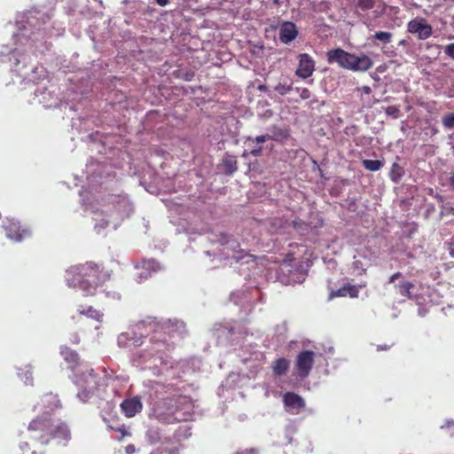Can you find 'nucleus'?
Here are the masks:
<instances>
[{
  "label": "nucleus",
  "instance_id": "a19ab883",
  "mask_svg": "<svg viewBox=\"0 0 454 454\" xmlns=\"http://www.w3.org/2000/svg\"><path fill=\"white\" fill-rule=\"evenodd\" d=\"M370 265L369 260L366 262L362 261L357 255H354L353 269L358 270L359 274L364 273L366 268Z\"/></svg>",
  "mask_w": 454,
  "mask_h": 454
},
{
  "label": "nucleus",
  "instance_id": "37998d69",
  "mask_svg": "<svg viewBox=\"0 0 454 454\" xmlns=\"http://www.w3.org/2000/svg\"><path fill=\"white\" fill-rule=\"evenodd\" d=\"M392 37H393V35L390 32H387V31H378L373 35L374 39L380 41L384 43H390Z\"/></svg>",
  "mask_w": 454,
  "mask_h": 454
},
{
  "label": "nucleus",
  "instance_id": "dca6fc26",
  "mask_svg": "<svg viewBox=\"0 0 454 454\" xmlns=\"http://www.w3.org/2000/svg\"><path fill=\"white\" fill-rule=\"evenodd\" d=\"M211 333L217 345L227 346L236 340V326L232 323L215 324Z\"/></svg>",
  "mask_w": 454,
  "mask_h": 454
},
{
  "label": "nucleus",
  "instance_id": "4468645a",
  "mask_svg": "<svg viewBox=\"0 0 454 454\" xmlns=\"http://www.w3.org/2000/svg\"><path fill=\"white\" fill-rule=\"evenodd\" d=\"M270 140H273V137L270 134L260 135L254 137H247L244 142L245 150L242 157L247 158L249 155L254 158L260 157L266 147L265 144Z\"/></svg>",
  "mask_w": 454,
  "mask_h": 454
},
{
  "label": "nucleus",
  "instance_id": "ea45409f",
  "mask_svg": "<svg viewBox=\"0 0 454 454\" xmlns=\"http://www.w3.org/2000/svg\"><path fill=\"white\" fill-rule=\"evenodd\" d=\"M81 314L85 315L86 317L95 319L98 322H100L103 317V313L99 310L93 309L92 307H89L86 310H79Z\"/></svg>",
  "mask_w": 454,
  "mask_h": 454
},
{
  "label": "nucleus",
  "instance_id": "49530a36",
  "mask_svg": "<svg viewBox=\"0 0 454 454\" xmlns=\"http://www.w3.org/2000/svg\"><path fill=\"white\" fill-rule=\"evenodd\" d=\"M274 90L279 95L285 96L293 90V86L292 84L287 83H278V85L275 86Z\"/></svg>",
  "mask_w": 454,
  "mask_h": 454
},
{
  "label": "nucleus",
  "instance_id": "423d86ee",
  "mask_svg": "<svg viewBox=\"0 0 454 454\" xmlns=\"http://www.w3.org/2000/svg\"><path fill=\"white\" fill-rule=\"evenodd\" d=\"M65 278L69 287L78 288L87 296L93 295L98 286L109 279L110 274L101 270L99 265L88 262L70 267L66 271Z\"/></svg>",
  "mask_w": 454,
  "mask_h": 454
},
{
  "label": "nucleus",
  "instance_id": "5fc2aeb1",
  "mask_svg": "<svg viewBox=\"0 0 454 454\" xmlns=\"http://www.w3.org/2000/svg\"><path fill=\"white\" fill-rule=\"evenodd\" d=\"M447 184L449 186V190L454 192V169L449 174Z\"/></svg>",
  "mask_w": 454,
  "mask_h": 454
},
{
  "label": "nucleus",
  "instance_id": "c85d7f7f",
  "mask_svg": "<svg viewBox=\"0 0 454 454\" xmlns=\"http://www.w3.org/2000/svg\"><path fill=\"white\" fill-rule=\"evenodd\" d=\"M145 438L151 444L161 443L170 444L172 443V437L168 435H163L162 431L158 427H149L145 432Z\"/></svg>",
  "mask_w": 454,
  "mask_h": 454
},
{
  "label": "nucleus",
  "instance_id": "393cba45",
  "mask_svg": "<svg viewBox=\"0 0 454 454\" xmlns=\"http://www.w3.org/2000/svg\"><path fill=\"white\" fill-rule=\"evenodd\" d=\"M298 34V28L293 21H283L279 26L278 37L284 44H290Z\"/></svg>",
  "mask_w": 454,
  "mask_h": 454
},
{
  "label": "nucleus",
  "instance_id": "c756f323",
  "mask_svg": "<svg viewBox=\"0 0 454 454\" xmlns=\"http://www.w3.org/2000/svg\"><path fill=\"white\" fill-rule=\"evenodd\" d=\"M359 289L356 286L350 284H345L337 290H333L329 294V299L335 297H346L356 298L358 296Z\"/></svg>",
  "mask_w": 454,
  "mask_h": 454
},
{
  "label": "nucleus",
  "instance_id": "79ce46f5",
  "mask_svg": "<svg viewBox=\"0 0 454 454\" xmlns=\"http://www.w3.org/2000/svg\"><path fill=\"white\" fill-rule=\"evenodd\" d=\"M375 4V0H357L356 6L363 12H366L373 9Z\"/></svg>",
  "mask_w": 454,
  "mask_h": 454
},
{
  "label": "nucleus",
  "instance_id": "e2e57ef3",
  "mask_svg": "<svg viewBox=\"0 0 454 454\" xmlns=\"http://www.w3.org/2000/svg\"><path fill=\"white\" fill-rule=\"evenodd\" d=\"M402 277L401 272H395L392 276L389 277L387 283L392 284L395 283V281Z\"/></svg>",
  "mask_w": 454,
  "mask_h": 454
},
{
  "label": "nucleus",
  "instance_id": "bb28decb",
  "mask_svg": "<svg viewBox=\"0 0 454 454\" xmlns=\"http://www.w3.org/2000/svg\"><path fill=\"white\" fill-rule=\"evenodd\" d=\"M103 3L101 0H86V3L82 4L79 9V13L84 19H91L102 12Z\"/></svg>",
  "mask_w": 454,
  "mask_h": 454
},
{
  "label": "nucleus",
  "instance_id": "39448f33",
  "mask_svg": "<svg viewBox=\"0 0 454 454\" xmlns=\"http://www.w3.org/2000/svg\"><path fill=\"white\" fill-rule=\"evenodd\" d=\"M145 386L148 388V395L151 400L150 418L164 425L176 423L172 395L176 396L175 392L180 391L184 387L183 382L148 380L145 382Z\"/></svg>",
  "mask_w": 454,
  "mask_h": 454
},
{
  "label": "nucleus",
  "instance_id": "f8f14e48",
  "mask_svg": "<svg viewBox=\"0 0 454 454\" xmlns=\"http://www.w3.org/2000/svg\"><path fill=\"white\" fill-rule=\"evenodd\" d=\"M182 390L176 391V396L172 395L176 423L193 420L195 404L192 399L182 394Z\"/></svg>",
  "mask_w": 454,
  "mask_h": 454
},
{
  "label": "nucleus",
  "instance_id": "69168bd1",
  "mask_svg": "<svg viewBox=\"0 0 454 454\" xmlns=\"http://www.w3.org/2000/svg\"><path fill=\"white\" fill-rule=\"evenodd\" d=\"M170 0H154L155 4L160 7H165L169 4Z\"/></svg>",
  "mask_w": 454,
  "mask_h": 454
},
{
  "label": "nucleus",
  "instance_id": "338daca9",
  "mask_svg": "<svg viewBox=\"0 0 454 454\" xmlns=\"http://www.w3.org/2000/svg\"><path fill=\"white\" fill-rule=\"evenodd\" d=\"M70 340H71L72 343L77 344L80 341V337H79V335L77 333H73L71 335Z\"/></svg>",
  "mask_w": 454,
  "mask_h": 454
},
{
  "label": "nucleus",
  "instance_id": "9b49d317",
  "mask_svg": "<svg viewBox=\"0 0 454 454\" xmlns=\"http://www.w3.org/2000/svg\"><path fill=\"white\" fill-rule=\"evenodd\" d=\"M262 294L257 286L236 291L230 295L231 301L239 306L246 315L251 313L255 302H262Z\"/></svg>",
  "mask_w": 454,
  "mask_h": 454
},
{
  "label": "nucleus",
  "instance_id": "ddd939ff",
  "mask_svg": "<svg viewBox=\"0 0 454 454\" xmlns=\"http://www.w3.org/2000/svg\"><path fill=\"white\" fill-rule=\"evenodd\" d=\"M33 103L42 105L44 108L57 107L61 103L59 89L51 84L46 86H38L34 91Z\"/></svg>",
  "mask_w": 454,
  "mask_h": 454
},
{
  "label": "nucleus",
  "instance_id": "412c9836",
  "mask_svg": "<svg viewBox=\"0 0 454 454\" xmlns=\"http://www.w3.org/2000/svg\"><path fill=\"white\" fill-rule=\"evenodd\" d=\"M298 67L295 74L302 79L310 77L315 71V60L308 53H301L298 55Z\"/></svg>",
  "mask_w": 454,
  "mask_h": 454
},
{
  "label": "nucleus",
  "instance_id": "2eb2a0df",
  "mask_svg": "<svg viewBox=\"0 0 454 454\" xmlns=\"http://www.w3.org/2000/svg\"><path fill=\"white\" fill-rule=\"evenodd\" d=\"M3 228L7 239L14 242H21L23 239L30 237L31 231L26 226H21L20 222L14 218H6L3 222Z\"/></svg>",
  "mask_w": 454,
  "mask_h": 454
},
{
  "label": "nucleus",
  "instance_id": "c9c22d12",
  "mask_svg": "<svg viewBox=\"0 0 454 454\" xmlns=\"http://www.w3.org/2000/svg\"><path fill=\"white\" fill-rule=\"evenodd\" d=\"M285 228V223L281 218L274 217L268 221V231L271 234L281 233Z\"/></svg>",
  "mask_w": 454,
  "mask_h": 454
},
{
  "label": "nucleus",
  "instance_id": "774afa93",
  "mask_svg": "<svg viewBox=\"0 0 454 454\" xmlns=\"http://www.w3.org/2000/svg\"><path fill=\"white\" fill-rule=\"evenodd\" d=\"M427 309L422 307L419 308V309H418V314L420 317H425L427 315Z\"/></svg>",
  "mask_w": 454,
  "mask_h": 454
},
{
  "label": "nucleus",
  "instance_id": "2f4dec72",
  "mask_svg": "<svg viewBox=\"0 0 454 454\" xmlns=\"http://www.w3.org/2000/svg\"><path fill=\"white\" fill-rule=\"evenodd\" d=\"M222 161L225 175L232 176L238 170V162L234 155L226 153Z\"/></svg>",
  "mask_w": 454,
  "mask_h": 454
},
{
  "label": "nucleus",
  "instance_id": "4be33fe9",
  "mask_svg": "<svg viewBox=\"0 0 454 454\" xmlns=\"http://www.w3.org/2000/svg\"><path fill=\"white\" fill-rule=\"evenodd\" d=\"M350 54V52H348L341 48H335L329 50L326 52L325 57L328 64H337L340 67L348 70Z\"/></svg>",
  "mask_w": 454,
  "mask_h": 454
},
{
  "label": "nucleus",
  "instance_id": "7ed1b4c3",
  "mask_svg": "<svg viewBox=\"0 0 454 454\" xmlns=\"http://www.w3.org/2000/svg\"><path fill=\"white\" fill-rule=\"evenodd\" d=\"M158 329L150 333L145 346L133 352L130 362L133 366L140 371H148L154 376H165L170 380L181 379L190 370L195 372L200 369L201 360L197 357L174 362L168 355L172 349V343L165 338L160 339Z\"/></svg>",
  "mask_w": 454,
  "mask_h": 454
},
{
  "label": "nucleus",
  "instance_id": "6e6d98bb",
  "mask_svg": "<svg viewBox=\"0 0 454 454\" xmlns=\"http://www.w3.org/2000/svg\"><path fill=\"white\" fill-rule=\"evenodd\" d=\"M429 194L435 198L442 205L445 202V197L438 192H434L433 189L429 190Z\"/></svg>",
  "mask_w": 454,
  "mask_h": 454
},
{
  "label": "nucleus",
  "instance_id": "a211bd4d",
  "mask_svg": "<svg viewBox=\"0 0 454 454\" xmlns=\"http://www.w3.org/2000/svg\"><path fill=\"white\" fill-rule=\"evenodd\" d=\"M407 31L416 35L419 40H427L433 34V27L425 18L416 17L407 24Z\"/></svg>",
  "mask_w": 454,
  "mask_h": 454
},
{
  "label": "nucleus",
  "instance_id": "5701e85b",
  "mask_svg": "<svg viewBox=\"0 0 454 454\" xmlns=\"http://www.w3.org/2000/svg\"><path fill=\"white\" fill-rule=\"evenodd\" d=\"M287 267V265L284 264L278 265L275 268H270L269 272L270 278L286 286L294 285L295 283L298 282V280L294 278V276L293 274H290L288 276L286 275V271L291 273V270H288Z\"/></svg>",
  "mask_w": 454,
  "mask_h": 454
},
{
  "label": "nucleus",
  "instance_id": "4c0bfd02",
  "mask_svg": "<svg viewBox=\"0 0 454 454\" xmlns=\"http://www.w3.org/2000/svg\"><path fill=\"white\" fill-rule=\"evenodd\" d=\"M362 165L365 169L375 172L384 166V161L380 160H364Z\"/></svg>",
  "mask_w": 454,
  "mask_h": 454
},
{
  "label": "nucleus",
  "instance_id": "de8ad7c7",
  "mask_svg": "<svg viewBox=\"0 0 454 454\" xmlns=\"http://www.w3.org/2000/svg\"><path fill=\"white\" fill-rule=\"evenodd\" d=\"M442 430H446L450 437H454V419H448L445 423L440 427Z\"/></svg>",
  "mask_w": 454,
  "mask_h": 454
},
{
  "label": "nucleus",
  "instance_id": "864d4df0",
  "mask_svg": "<svg viewBox=\"0 0 454 454\" xmlns=\"http://www.w3.org/2000/svg\"><path fill=\"white\" fill-rule=\"evenodd\" d=\"M444 53L454 60V43L447 44L444 47Z\"/></svg>",
  "mask_w": 454,
  "mask_h": 454
},
{
  "label": "nucleus",
  "instance_id": "72a5a7b5",
  "mask_svg": "<svg viewBox=\"0 0 454 454\" xmlns=\"http://www.w3.org/2000/svg\"><path fill=\"white\" fill-rule=\"evenodd\" d=\"M405 174V170L403 167L399 165L396 162H394L391 166L390 171H389V178L390 180L395 184H400L402 178L403 177Z\"/></svg>",
  "mask_w": 454,
  "mask_h": 454
},
{
  "label": "nucleus",
  "instance_id": "6e6552de",
  "mask_svg": "<svg viewBox=\"0 0 454 454\" xmlns=\"http://www.w3.org/2000/svg\"><path fill=\"white\" fill-rule=\"evenodd\" d=\"M153 326L155 325H153V320L151 317L139 321L135 325L131 326L128 332L121 333L118 336V346L120 348H127L132 345L136 347L144 345V339L148 338Z\"/></svg>",
  "mask_w": 454,
  "mask_h": 454
},
{
  "label": "nucleus",
  "instance_id": "a878e982",
  "mask_svg": "<svg viewBox=\"0 0 454 454\" xmlns=\"http://www.w3.org/2000/svg\"><path fill=\"white\" fill-rule=\"evenodd\" d=\"M90 142V151L99 154H107L114 151V148L107 145L106 141H103V135L98 131L91 133L88 136Z\"/></svg>",
  "mask_w": 454,
  "mask_h": 454
},
{
  "label": "nucleus",
  "instance_id": "8fccbe9b",
  "mask_svg": "<svg viewBox=\"0 0 454 454\" xmlns=\"http://www.w3.org/2000/svg\"><path fill=\"white\" fill-rule=\"evenodd\" d=\"M385 114L396 119L399 117L400 110L395 106H389L385 109Z\"/></svg>",
  "mask_w": 454,
  "mask_h": 454
},
{
  "label": "nucleus",
  "instance_id": "680f3d73",
  "mask_svg": "<svg viewBox=\"0 0 454 454\" xmlns=\"http://www.w3.org/2000/svg\"><path fill=\"white\" fill-rule=\"evenodd\" d=\"M310 91L307 88H303L301 90L300 96L302 99H309L310 98Z\"/></svg>",
  "mask_w": 454,
  "mask_h": 454
},
{
  "label": "nucleus",
  "instance_id": "052dcab7",
  "mask_svg": "<svg viewBox=\"0 0 454 454\" xmlns=\"http://www.w3.org/2000/svg\"><path fill=\"white\" fill-rule=\"evenodd\" d=\"M233 454H259V451H258V450L252 448V449H247V450H240V451H236Z\"/></svg>",
  "mask_w": 454,
  "mask_h": 454
},
{
  "label": "nucleus",
  "instance_id": "b1692460",
  "mask_svg": "<svg viewBox=\"0 0 454 454\" xmlns=\"http://www.w3.org/2000/svg\"><path fill=\"white\" fill-rule=\"evenodd\" d=\"M373 65L371 58L365 54L356 55L351 53L348 70L354 72H365Z\"/></svg>",
  "mask_w": 454,
  "mask_h": 454
},
{
  "label": "nucleus",
  "instance_id": "3c124183",
  "mask_svg": "<svg viewBox=\"0 0 454 454\" xmlns=\"http://www.w3.org/2000/svg\"><path fill=\"white\" fill-rule=\"evenodd\" d=\"M18 374L21 378V380H24V383L26 385H32V383H33V377H32V372H30L29 369L26 370L23 372V376L21 375L20 372H19Z\"/></svg>",
  "mask_w": 454,
  "mask_h": 454
},
{
  "label": "nucleus",
  "instance_id": "aec40b11",
  "mask_svg": "<svg viewBox=\"0 0 454 454\" xmlns=\"http://www.w3.org/2000/svg\"><path fill=\"white\" fill-rule=\"evenodd\" d=\"M137 270L136 279L138 283H142L151 277L153 272H158L161 268L159 262L154 259L143 260L136 266Z\"/></svg>",
  "mask_w": 454,
  "mask_h": 454
},
{
  "label": "nucleus",
  "instance_id": "13d9d810",
  "mask_svg": "<svg viewBox=\"0 0 454 454\" xmlns=\"http://www.w3.org/2000/svg\"><path fill=\"white\" fill-rule=\"evenodd\" d=\"M112 428L114 429L115 431L121 433V437L119 438L120 440L122 439L126 435H129V433L128 432V430L126 429V427L124 426L118 427L116 428H114V427H112Z\"/></svg>",
  "mask_w": 454,
  "mask_h": 454
},
{
  "label": "nucleus",
  "instance_id": "f03ea898",
  "mask_svg": "<svg viewBox=\"0 0 454 454\" xmlns=\"http://www.w3.org/2000/svg\"><path fill=\"white\" fill-rule=\"evenodd\" d=\"M88 187L80 191L84 211L93 214L94 230L101 234L107 227L116 230L123 220L134 212V205L128 194L106 193L108 182L113 181L115 173L105 161H90L86 165Z\"/></svg>",
  "mask_w": 454,
  "mask_h": 454
},
{
  "label": "nucleus",
  "instance_id": "473e14b6",
  "mask_svg": "<svg viewBox=\"0 0 454 454\" xmlns=\"http://www.w3.org/2000/svg\"><path fill=\"white\" fill-rule=\"evenodd\" d=\"M290 366V362L285 357L278 358L273 365L272 370L275 376H282L286 373Z\"/></svg>",
  "mask_w": 454,
  "mask_h": 454
},
{
  "label": "nucleus",
  "instance_id": "20e7f679",
  "mask_svg": "<svg viewBox=\"0 0 454 454\" xmlns=\"http://www.w3.org/2000/svg\"><path fill=\"white\" fill-rule=\"evenodd\" d=\"M59 405L58 396L53 394H47L42 398L43 407L42 416L33 419L28 427L29 437L42 445L48 444L51 440L59 445L66 446L71 440V432L64 422L53 423L50 414Z\"/></svg>",
  "mask_w": 454,
  "mask_h": 454
},
{
  "label": "nucleus",
  "instance_id": "1a4fd4ad",
  "mask_svg": "<svg viewBox=\"0 0 454 454\" xmlns=\"http://www.w3.org/2000/svg\"><path fill=\"white\" fill-rule=\"evenodd\" d=\"M73 383L78 387L77 398L82 402H87L95 391H99V383L93 369L78 371L69 375Z\"/></svg>",
  "mask_w": 454,
  "mask_h": 454
},
{
  "label": "nucleus",
  "instance_id": "f704fd0d",
  "mask_svg": "<svg viewBox=\"0 0 454 454\" xmlns=\"http://www.w3.org/2000/svg\"><path fill=\"white\" fill-rule=\"evenodd\" d=\"M192 436V427L188 425H184L178 427L173 434L172 439L174 438L176 442H181L185 439H188Z\"/></svg>",
  "mask_w": 454,
  "mask_h": 454
},
{
  "label": "nucleus",
  "instance_id": "cd10ccee",
  "mask_svg": "<svg viewBox=\"0 0 454 454\" xmlns=\"http://www.w3.org/2000/svg\"><path fill=\"white\" fill-rule=\"evenodd\" d=\"M120 406L123 414L128 418L134 417L143 409V403L138 396L124 400Z\"/></svg>",
  "mask_w": 454,
  "mask_h": 454
},
{
  "label": "nucleus",
  "instance_id": "c03bdc74",
  "mask_svg": "<svg viewBox=\"0 0 454 454\" xmlns=\"http://www.w3.org/2000/svg\"><path fill=\"white\" fill-rule=\"evenodd\" d=\"M287 332V326L286 323H282L280 325H276L275 327V334L278 336V341H282L286 338V333Z\"/></svg>",
  "mask_w": 454,
  "mask_h": 454
},
{
  "label": "nucleus",
  "instance_id": "603ef678",
  "mask_svg": "<svg viewBox=\"0 0 454 454\" xmlns=\"http://www.w3.org/2000/svg\"><path fill=\"white\" fill-rule=\"evenodd\" d=\"M20 449L22 451V454H42L38 453L36 450H30L29 443L27 442H20Z\"/></svg>",
  "mask_w": 454,
  "mask_h": 454
},
{
  "label": "nucleus",
  "instance_id": "4d7b16f0",
  "mask_svg": "<svg viewBox=\"0 0 454 454\" xmlns=\"http://www.w3.org/2000/svg\"><path fill=\"white\" fill-rule=\"evenodd\" d=\"M361 20L363 21V23L367 27V28L369 30H373L374 28V26L372 24V22L369 20V16L368 15H363L361 17Z\"/></svg>",
  "mask_w": 454,
  "mask_h": 454
},
{
  "label": "nucleus",
  "instance_id": "0eeeda50",
  "mask_svg": "<svg viewBox=\"0 0 454 454\" xmlns=\"http://www.w3.org/2000/svg\"><path fill=\"white\" fill-rule=\"evenodd\" d=\"M208 239L211 243L223 247L220 256L223 259L231 260V264L236 262L243 265L254 262V256L240 248L238 239L230 233L222 231L211 233Z\"/></svg>",
  "mask_w": 454,
  "mask_h": 454
},
{
  "label": "nucleus",
  "instance_id": "6ab92c4d",
  "mask_svg": "<svg viewBox=\"0 0 454 454\" xmlns=\"http://www.w3.org/2000/svg\"><path fill=\"white\" fill-rule=\"evenodd\" d=\"M286 411L293 415L300 414L305 407L304 399L294 392H286L283 395Z\"/></svg>",
  "mask_w": 454,
  "mask_h": 454
},
{
  "label": "nucleus",
  "instance_id": "a18cd8bd",
  "mask_svg": "<svg viewBox=\"0 0 454 454\" xmlns=\"http://www.w3.org/2000/svg\"><path fill=\"white\" fill-rule=\"evenodd\" d=\"M442 125L447 129L454 128V113H449L442 117Z\"/></svg>",
  "mask_w": 454,
  "mask_h": 454
},
{
  "label": "nucleus",
  "instance_id": "f3484780",
  "mask_svg": "<svg viewBox=\"0 0 454 454\" xmlns=\"http://www.w3.org/2000/svg\"><path fill=\"white\" fill-rule=\"evenodd\" d=\"M314 362L315 352L312 350H302L297 355L294 364L301 379H305L309 375Z\"/></svg>",
  "mask_w": 454,
  "mask_h": 454
},
{
  "label": "nucleus",
  "instance_id": "e433bc0d",
  "mask_svg": "<svg viewBox=\"0 0 454 454\" xmlns=\"http://www.w3.org/2000/svg\"><path fill=\"white\" fill-rule=\"evenodd\" d=\"M174 77L186 82L193 79L195 73L190 68H178L173 72Z\"/></svg>",
  "mask_w": 454,
  "mask_h": 454
},
{
  "label": "nucleus",
  "instance_id": "58836bf2",
  "mask_svg": "<svg viewBox=\"0 0 454 454\" xmlns=\"http://www.w3.org/2000/svg\"><path fill=\"white\" fill-rule=\"evenodd\" d=\"M395 287L398 288V292L401 295L411 298V289L414 287L411 282L404 281L395 285Z\"/></svg>",
  "mask_w": 454,
  "mask_h": 454
},
{
  "label": "nucleus",
  "instance_id": "f257e3e1",
  "mask_svg": "<svg viewBox=\"0 0 454 454\" xmlns=\"http://www.w3.org/2000/svg\"><path fill=\"white\" fill-rule=\"evenodd\" d=\"M51 20L48 13L31 10L18 14L13 34L15 47L3 45L0 50V63L10 62V69L20 78V82H35L46 76V69L35 64L36 52L43 53L51 43L45 39V26Z\"/></svg>",
  "mask_w": 454,
  "mask_h": 454
},
{
  "label": "nucleus",
  "instance_id": "bf43d9fd",
  "mask_svg": "<svg viewBox=\"0 0 454 454\" xmlns=\"http://www.w3.org/2000/svg\"><path fill=\"white\" fill-rule=\"evenodd\" d=\"M358 90L362 92V97L365 95L370 98V95L372 94V89L367 85H364L361 88H358Z\"/></svg>",
  "mask_w": 454,
  "mask_h": 454
},
{
  "label": "nucleus",
  "instance_id": "09e8293b",
  "mask_svg": "<svg viewBox=\"0 0 454 454\" xmlns=\"http://www.w3.org/2000/svg\"><path fill=\"white\" fill-rule=\"evenodd\" d=\"M440 215H441V216H444V215H454V205H452V204H451V203H450V202L443 203V204L441 206V212H440Z\"/></svg>",
  "mask_w": 454,
  "mask_h": 454
},
{
  "label": "nucleus",
  "instance_id": "7c9ffc66",
  "mask_svg": "<svg viewBox=\"0 0 454 454\" xmlns=\"http://www.w3.org/2000/svg\"><path fill=\"white\" fill-rule=\"evenodd\" d=\"M60 355L62 356L64 360L68 364V368L71 369L72 371H74L80 360L77 352L66 346H62L60 348Z\"/></svg>",
  "mask_w": 454,
  "mask_h": 454
},
{
  "label": "nucleus",
  "instance_id": "0e129e2a",
  "mask_svg": "<svg viewBox=\"0 0 454 454\" xmlns=\"http://www.w3.org/2000/svg\"><path fill=\"white\" fill-rule=\"evenodd\" d=\"M126 454H134L136 452V447L133 444H129L125 448Z\"/></svg>",
  "mask_w": 454,
  "mask_h": 454
},
{
  "label": "nucleus",
  "instance_id": "9d476101",
  "mask_svg": "<svg viewBox=\"0 0 454 454\" xmlns=\"http://www.w3.org/2000/svg\"><path fill=\"white\" fill-rule=\"evenodd\" d=\"M153 320V325L151 333H154V329H158L160 333L158 336L160 339H166L168 342L172 343V349L174 348L176 340L184 339L187 335V329L185 324L178 319H168L157 322Z\"/></svg>",
  "mask_w": 454,
  "mask_h": 454
}]
</instances>
